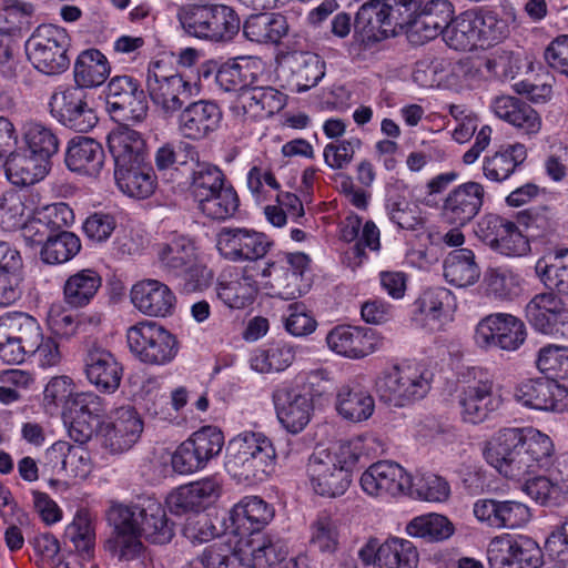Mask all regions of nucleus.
I'll return each instance as SVG.
<instances>
[{
  "mask_svg": "<svg viewBox=\"0 0 568 568\" xmlns=\"http://www.w3.org/2000/svg\"><path fill=\"white\" fill-rule=\"evenodd\" d=\"M487 464L503 477L524 481V490L537 503L568 501V452L556 454L551 437L534 427H508L485 445Z\"/></svg>",
  "mask_w": 568,
  "mask_h": 568,
  "instance_id": "obj_1",
  "label": "nucleus"
},
{
  "mask_svg": "<svg viewBox=\"0 0 568 568\" xmlns=\"http://www.w3.org/2000/svg\"><path fill=\"white\" fill-rule=\"evenodd\" d=\"M359 455L361 444L353 440L314 450L308 457L306 473L315 494L327 498L344 495L351 486Z\"/></svg>",
  "mask_w": 568,
  "mask_h": 568,
  "instance_id": "obj_2",
  "label": "nucleus"
},
{
  "mask_svg": "<svg viewBox=\"0 0 568 568\" xmlns=\"http://www.w3.org/2000/svg\"><path fill=\"white\" fill-rule=\"evenodd\" d=\"M276 457L265 434L245 430L229 442L225 469L239 483H263L275 471Z\"/></svg>",
  "mask_w": 568,
  "mask_h": 568,
  "instance_id": "obj_3",
  "label": "nucleus"
},
{
  "mask_svg": "<svg viewBox=\"0 0 568 568\" xmlns=\"http://www.w3.org/2000/svg\"><path fill=\"white\" fill-rule=\"evenodd\" d=\"M285 558L278 541L270 536L240 539L235 546L217 541L207 546L200 561L204 568H268Z\"/></svg>",
  "mask_w": 568,
  "mask_h": 568,
  "instance_id": "obj_4",
  "label": "nucleus"
},
{
  "mask_svg": "<svg viewBox=\"0 0 568 568\" xmlns=\"http://www.w3.org/2000/svg\"><path fill=\"white\" fill-rule=\"evenodd\" d=\"M433 373L423 362L404 361L381 372L375 389L381 402L406 407L423 399L430 390Z\"/></svg>",
  "mask_w": 568,
  "mask_h": 568,
  "instance_id": "obj_5",
  "label": "nucleus"
},
{
  "mask_svg": "<svg viewBox=\"0 0 568 568\" xmlns=\"http://www.w3.org/2000/svg\"><path fill=\"white\" fill-rule=\"evenodd\" d=\"M176 19L186 34L217 43L232 41L241 29L236 11L221 3L183 4Z\"/></svg>",
  "mask_w": 568,
  "mask_h": 568,
  "instance_id": "obj_6",
  "label": "nucleus"
},
{
  "mask_svg": "<svg viewBox=\"0 0 568 568\" xmlns=\"http://www.w3.org/2000/svg\"><path fill=\"white\" fill-rule=\"evenodd\" d=\"M457 404L464 422L479 424L486 420L503 405L494 374L479 367L468 369L457 390Z\"/></svg>",
  "mask_w": 568,
  "mask_h": 568,
  "instance_id": "obj_7",
  "label": "nucleus"
},
{
  "mask_svg": "<svg viewBox=\"0 0 568 568\" xmlns=\"http://www.w3.org/2000/svg\"><path fill=\"white\" fill-rule=\"evenodd\" d=\"M126 342L134 358L151 366L171 363L179 352L176 337L163 325L150 320L130 326Z\"/></svg>",
  "mask_w": 568,
  "mask_h": 568,
  "instance_id": "obj_8",
  "label": "nucleus"
},
{
  "mask_svg": "<svg viewBox=\"0 0 568 568\" xmlns=\"http://www.w3.org/2000/svg\"><path fill=\"white\" fill-rule=\"evenodd\" d=\"M67 31L54 24L39 26L26 41V53L30 63L41 73L57 75L70 67Z\"/></svg>",
  "mask_w": 568,
  "mask_h": 568,
  "instance_id": "obj_9",
  "label": "nucleus"
},
{
  "mask_svg": "<svg viewBox=\"0 0 568 568\" xmlns=\"http://www.w3.org/2000/svg\"><path fill=\"white\" fill-rule=\"evenodd\" d=\"M151 101L165 116L172 118L192 95V84L162 60L152 61L146 72Z\"/></svg>",
  "mask_w": 568,
  "mask_h": 568,
  "instance_id": "obj_10",
  "label": "nucleus"
},
{
  "mask_svg": "<svg viewBox=\"0 0 568 568\" xmlns=\"http://www.w3.org/2000/svg\"><path fill=\"white\" fill-rule=\"evenodd\" d=\"M161 266L174 275L194 282V287L205 285L211 280V271L199 260L194 242L185 235L172 234L156 245Z\"/></svg>",
  "mask_w": 568,
  "mask_h": 568,
  "instance_id": "obj_11",
  "label": "nucleus"
},
{
  "mask_svg": "<svg viewBox=\"0 0 568 568\" xmlns=\"http://www.w3.org/2000/svg\"><path fill=\"white\" fill-rule=\"evenodd\" d=\"M310 261L308 255L301 252L277 254L261 272L262 277L266 278L264 284L284 300L300 297L306 288L303 275Z\"/></svg>",
  "mask_w": 568,
  "mask_h": 568,
  "instance_id": "obj_12",
  "label": "nucleus"
},
{
  "mask_svg": "<svg viewBox=\"0 0 568 568\" xmlns=\"http://www.w3.org/2000/svg\"><path fill=\"white\" fill-rule=\"evenodd\" d=\"M476 236L494 252L507 257H521L529 254L531 247L516 222L497 214L484 215L476 225Z\"/></svg>",
  "mask_w": 568,
  "mask_h": 568,
  "instance_id": "obj_13",
  "label": "nucleus"
},
{
  "mask_svg": "<svg viewBox=\"0 0 568 568\" xmlns=\"http://www.w3.org/2000/svg\"><path fill=\"white\" fill-rule=\"evenodd\" d=\"M490 568H539L542 552L538 544L524 535L503 534L487 548Z\"/></svg>",
  "mask_w": 568,
  "mask_h": 568,
  "instance_id": "obj_14",
  "label": "nucleus"
},
{
  "mask_svg": "<svg viewBox=\"0 0 568 568\" xmlns=\"http://www.w3.org/2000/svg\"><path fill=\"white\" fill-rule=\"evenodd\" d=\"M106 109L116 120L141 123L148 116L149 104L140 82L129 75L110 80L105 89Z\"/></svg>",
  "mask_w": 568,
  "mask_h": 568,
  "instance_id": "obj_15",
  "label": "nucleus"
},
{
  "mask_svg": "<svg viewBox=\"0 0 568 568\" xmlns=\"http://www.w3.org/2000/svg\"><path fill=\"white\" fill-rule=\"evenodd\" d=\"M363 566L373 568H417L419 555L414 544L399 537H389L381 541L368 538L358 549Z\"/></svg>",
  "mask_w": 568,
  "mask_h": 568,
  "instance_id": "obj_16",
  "label": "nucleus"
},
{
  "mask_svg": "<svg viewBox=\"0 0 568 568\" xmlns=\"http://www.w3.org/2000/svg\"><path fill=\"white\" fill-rule=\"evenodd\" d=\"M273 241L264 233L247 227H222L216 248L231 262H255L266 256Z\"/></svg>",
  "mask_w": 568,
  "mask_h": 568,
  "instance_id": "obj_17",
  "label": "nucleus"
},
{
  "mask_svg": "<svg viewBox=\"0 0 568 568\" xmlns=\"http://www.w3.org/2000/svg\"><path fill=\"white\" fill-rule=\"evenodd\" d=\"M108 520L113 530L105 541V550L119 561H131L140 557L143 551L142 534L129 506L112 505L108 511Z\"/></svg>",
  "mask_w": 568,
  "mask_h": 568,
  "instance_id": "obj_18",
  "label": "nucleus"
},
{
  "mask_svg": "<svg viewBox=\"0 0 568 568\" xmlns=\"http://www.w3.org/2000/svg\"><path fill=\"white\" fill-rule=\"evenodd\" d=\"M556 290L535 294L525 307L528 323L547 335L568 338V306Z\"/></svg>",
  "mask_w": 568,
  "mask_h": 568,
  "instance_id": "obj_19",
  "label": "nucleus"
},
{
  "mask_svg": "<svg viewBox=\"0 0 568 568\" xmlns=\"http://www.w3.org/2000/svg\"><path fill=\"white\" fill-rule=\"evenodd\" d=\"M526 339V327L521 320L507 313H495L484 317L476 326L475 341L484 348L517 349Z\"/></svg>",
  "mask_w": 568,
  "mask_h": 568,
  "instance_id": "obj_20",
  "label": "nucleus"
},
{
  "mask_svg": "<svg viewBox=\"0 0 568 568\" xmlns=\"http://www.w3.org/2000/svg\"><path fill=\"white\" fill-rule=\"evenodd\" d=\"M143 432V420L131 406L116 408L110 420L103 422L100 427L101 444L113 455L130 450L140 439Z\"/></svg>",
  "mask_w": 568,
  "mask_h": 568,
  "instance_id": "obj_21",
  "label": "nucleus"
},
{
  "mask_svg": "<svg viewBox=\"0 0 568 568\" xmlns=\"http://www.w3.org/2000/svg\"><path fill=\"white\" fill-rule=\"evenodd\" d=\"M82 363L87 379L99 392L113 394L120 387L123 367L115 355L101 344H87Z\"/></svg>",
  "mask_w": 568,
  "mask_h": 568,
  "instance_id": "obj_22",
  "label": "nucleus"
},
{
  "mask_svg": "<svg viewBox=\"0 0 568 568\" xmlns=\"http://www.w3.org/2000/svg\"><path fill=\"white\" fill-rule=\"evenodd\" d=\"M326 345L334 354L362 359L383 346V338L371 328L353 325H336L325 337Z\"/></svg>",
  "mask_w": 568,
  "mask_h": 568,
  "instance_id": "obj_23",
  "label": "nucleus"
},
{
  "mask_svg": "<svg viewBox=\"0 0 568 568\" xmlns=\"http://www.w3.org/2000/svg\"><path fill=\"white\" fill-rule=\"evenodd\" d=\"M487 193L476 181H467L453 187L442 205L443 220L453 226H465L481 211Z\"/></svg>",
  "mask_w": 568,
  "mask_h": 568,
  "instance_id": "obj_24",
  "label": "nucleus"
},
{
  "mask_svg": "<svg viewBox=\"0 0 568 568\" xmlns=\"http://www.w3.org/2000/svg\"><path fill=\"white\" fill-rule=\"evenodd\" d=\"M222 118V110L216 102L199 100L180 110L176 129L183 139L199 142L209 139L219 130Z\"/></svg>",
  "mask_w": 568,
  "mask_h": 568,
  "instance_id": "obj_25",
  "label": "nucleus"
},
{
  "mask_svg": "<svg viewBox=\"0 0 568 568\" xmlns=\"http://www.w3.org/2000/svg\"><path fill=\"white\" fill-rule=\"evenodd\" d=\"M49 105L52 115L72 130L88 132L98 122V118L93 109L88 105L85 93L81 88L71 87L53 93Z\"/></svg>",
  "mask_w": 568,
  "mask_h": 568,
  "instance_id": "obj_26",
  "label": "nucleus"
},
{
  "mask_svg": "<svg viewBox=\"0 0 568 568\" xmlns=\"http://www.w3.org/2000/svg\"><path fill=\"white\" fill-rule=\"evenodd\" d=\"M516 402L528 408L551 413L568 410V389L549 378L527 379L514 392Z\"/></svg>",
  "mask_w": 568,
  "mask_h": 568,
  "instance_id": "obj_27",
  "label": "nucleus"
},
{
  "mask_svg": "<svg viewBox=\"0 0 568 568\" xmlns=\"http://www.w3.org/2000/svg\"><path fill=\"white\" fill-rule=\"evenodd\" d=\"M361 487L373 497H396L412 486V478L397 463L382 460L371 465L361 476Z\"/></svg>",
  "mask_w": 568,
  "mask_h": 568,
  "instance_id": "obj_28",
  "label": "nucleus"
},
{
  "mask_svg": "<svg viewBox=\"0 0 568 568\" xmlns=\"http://www.w3.org/2000/svg\"><path fill=\"white\" fill-rule=\"evenodd\" d=\"M130 300L141 314L156 318L173 315L178 302L171 287L154 278H144L133 284Z\"/></svg>",
  "mask_w": 568,
  "mask_h": 568,
  "instance_id": "obj_29",
  "label": "nucleus"
},
{
  "mask_svg": "<svg viewBox=\"0 0 568 568\" xmlns=\"http://www.w3.org/2000/svg\"><path fill=\"white\" fill-rule=\"evenodd\" d=\"M221 490L222 485L217 477L207 476L178 487L168 496L166 505L175 515L200 513L220 497Z\"/></svg>",
  "mask_w": 568,
  "mask_h": 568,
  "instance_id": "obj_30",
  "label": "nucleus"
},
{
  "mask_svg": "<svg viewBox=\"0 0 568 568\" xmlns=\"http://www.w3.org/2000/svg\"><path fill=\"white\" fill-rule=\"evenodd\" d=\"M286 105V95L272 87L255 84L241 93L231 111L242 122L266 119Z\"/></svg>",
  "mask_w": 568,
  "mask_h": 568,
  "instance_id": "obj_31",
  "label": "nucleus"
},
{
  "mask_svg": "<svg viewBox=\"0 0 568 568\" xmlns=\"http://www.w3.org/2000/svg\"><path fill=\"white\" fill-rule=\"evenodd\" d=\"M275 510L272 505L266 503L258 496H245L231 509V521L232 526L240 535L248 534L251 539L256 536H270L267 534H261V531L272 521L274 518ZM275 541H278L282 546L284 554L283 544L278 538L272 536Z\"/></svg>",
  "mask_w": 568,
  "mask_h": 568,
  "instance_id": "obj_32",
  "label": "nucleus"
},
{
  "mask_svg": "<svg viewBox=\"0 0 568 568\" xmlns=\"http://www.w3.org/2000/svg\"><path fill=\"white\" fill-rule=\"evenodd\" d=\"M276 417L280 424L291 434L305 429L314 410L312 398L291 387L277 388L273 394Z\"/></svg>",
  "mask_w": 568,
  "mask_h": 568,
  "instance_id": "obj_33",
  "label": "nucleus"
},
{
  "mask_svg": "<svg viewBox=\"0 0 568 568\" xmlns=\"http://www.w3.org/2000/svg\"><path fill=\"white\" fill-rule=\"evenodd\" d=\"M454 10L447 0L422 2L409 24V38L416 43H424L443 34L447 29Z\"/></svg>",
  "mask_w": 568,
  "mask_h": 568,
  "instance_id": "obj_34",
  "label": "nucleus"
},
{
  "mask_svg": "<svg viewBox=\"0 0 568 568\" xmlns=\"http://www.w3.org/2000/svg\"><path fill=\"white\" fill-rule=\"evenodd\" d=\"M84 444L72 445L65 440L53 443L45 450L47 464L53 473L65 474L69 477L84 479L93 468L90 452Z\"/></svg>",
  "mask_w": 568,
  "mask_h": 568,
  "instance_id": "obj_35",
  "label": "nucleus"
},
{
  "mask_svg": "<svg viewBox=\"0 0 568 568\" xmlns=\"http://www.w3.org/2000/svg\"><path fill=\"white\" fill-rule=\"evenodd\" d=\"M491 109L497 118L514 126L520 135L531 138L541 130L540 114L529 103L516 97H497Z\"/></svg>",
  "mask_w": 568,
  "mask_h": 568,
  "instance_id": "obj_36",
  "label": "nucleus"
},
{
  "mask_svg": "<svg viewBox=\"0 0 568 568\" xmlns=\"http://www.w3.org/2000/svg\"><path fill=\"white\" fill-rule=\"evenodd\" d=\"M140 532L151 542L166 544L173 535V524L166 517L163 506L153 500L143 505L129 506Z\"/></svg>",
  "mask_w": 568,
  "mask_h": 568,
  "instance_id": "obj_37",
  "label": "nucleus"
},
{
  "mask_svg": "<svg viewBox=\"0 0 568 568\" xmlns=\"http://www.w3.org/2000/svg\"><path fill=\"white\" fill-rule=\"evenodd\" d=\"M335 406L344 419L361 423L373 415L375 400L364 386L356 381H349L338 387Z\"/></svg>",
  "mask_w": 568,
  "mask_h": 568,
  "instance_id": "obj_38",
  "label": "nucleus"
},
{
  "mask_svg": "<svg viewBox=\"0 0 568 568\" xmlns=\"http://www.w3.org/2000/svg\"><path fill=\"white\" fill-rule=\"evenodd\" d=\"M290 72L287 85L293 92H305L314 88L325 75L324 62L312 52L295 51L286 58Z\"/></svg>",
  "mask_w": 568,
  "mask_h": 568,
  "instance_id": "obj_39",
  "label": "nucleus"
},
{
  "mask_svg": "<svg viewBox=\"0 0 568 568\" xmlns=\"http://www.w3.org/2000/svg\"><path fill=\"white\" fill-rule=\"evenodd\" d=\"M108 148L114 161V170L145 161V141L140 132L128 125L110 132Z\"/></svg>",
  "mask_w": 568,
  "mask_h": 568,
  "instance_id": "obj_40",
  "label": "nucleus"
},
{
  "mask_svg": "<svg viewBox=\"0 0 568 568\" xmlns=\"http://www.w3.org/2000/svg\"><path fill=\"white\" fill-rule=\"evenodd\" d=\"M104 162V152L99 142L88 136H74L68 143L65 164L69 170L97 175Z\"/></svg>",
  "mask_w": 568,
  "mask_h": 568,
  "instance_id": "obj_41",
  "label": "nucleus"
},
{
  "mask_svg": "<svg viewBox=\"0 0 568 568\" xmlns=\"http://www.w3.org/2000/svg\"><path fill=\"white\" fill-rule=\"evenodd\" d=\"M288 31L286 17L276 12L251 14L243 24L245 38L260 44L277 45L288 34Z\"/></svg>",
  "mask_w": 568,
  "mask_h": 568,
  "instance_id": "obj_42",
  "label": "nucleus"
},
{
  "mask_svg": "<svg viewBox=\"0 0 568 568\" xmlns=\"http://www.w3.org/2000/svg\"><path fill=\"white\" fill-rule=\"evenodd\" d=\"M298 346L277 341L268 343L252 352L250 367L262 374L280 373L288 368L296 359Z\"/></svg>",
  "mask_w": 568,
  "mask_h": 568,
  "instance_id": "obj_43",
  "label": "nucleus"
},
{
  "mask_svg": "<svg viewBox=\"0 0 568 568\" xmlns=\"http://www.w3.org/2000/svg\"><path fill=\"white\" fill-rule=\"evenodd\" d=\"M473 11L484 47L500 42L509 36L510 24L516 19L515 9L511 6H504L500 11L490 8Z\"/></svg>",
  "mask_w": 568,
  "mask_h": 568,
  "instance_id": "obj_44",
  "label": "nucleus"
},
{
  "mask_svg": "<svg viewBox=\"0 0 568 568\" xmlns=\"http://www.w3.org/2000/svg\"><path fill=\"white\" fill-rule=\"evenodd\" d=\"M341 237L345 242H356L353 246L355 257L363 261L366 257L365 248L372 252L381 250V232L373 221L363 223L356 214L348 215L342 223Z\"/></svg>",
  "mask_w": 568,
  "mask_h": 568,
  "instance_id": "obj_45",
  "label": "nucleus"
},
{
  "mask_svg": "<svg viewBox=\"0 0 568 568\" xmlns=\"http://www.w3.org/2000/svg\"><path fill=\"white\" fill-rule=\"evenodd\" d=\"M114 179L119 190L134 199H146L156 187L154 171L145 161L114 170Z\"/></svg>",
  "mask_w": 568,
  "mask_h": 568,
  "instance_id": "obj_46",
  "label": "nucleus"
},
{
  "mask_svg": "<svg viewBox=\"0 0 568 568\" xmlns=\"http://www.w3.org/2000/svg\"><path fill=\"white\" fill-rule=\"evenodd\" d=\"M527 158V149L521 143L501 146L483 161V174L493 182L507 180Z\"/></svg>",
  "mask_w": 568,
  "mask_h": 568,
  "instance_id": "obj_47",
  "label": "nucleus"
},
{
  "mask_svg": "<svg viewBox=\"0 0 568 568\" xmlns=\"http://www.w3.org/2000/svg\"><path fill=\"white\" fill-rule=\"evenodd\" d=\"M37 195L29 191H7L0 195V229L14 231L36 213Z\"/></svg>",
  "mask_w": 568,
  "mask_h": 568,
  "instance_id": "obj_48",
  "label": "nucleus"
},
{
  "mask_svg": "<svg viewBox=\"0 0 568 568\" xmlns=\"http://www.w3.org/2000/svg\"><path fill=\"white\" fill-rule=\"evenodd\" d=\"M64 537L82 559H93L97 544L95 518L88 509L77 510L71 523L65 526Z\"/></svg>",
  "mask_w": 568,
  "mask_h": 568,
  "instance_id": "obj_49",
  "label": "nucleus"
},
{
  "mask_svg": "<svg viewBox=\"0 0 568 568\" xmlns=\"http://www.w3.org/2000/svg\"><path fill=\"white\" fill-rule=\"evenodd\" d=\"M445 280L457 287H466L475 284L480 277V267L475 253L469 248L452 251L445 258Z\"/></svg>",
  "mask_w": 568,
  "mask_h": 568,
  "instance_id": "obj_50",
  "label": "nucleus"
},
{
  "mask_svg": "<svg viewBox=\"0 0 568 568\" xmlns=\"http://www.w3.org/2000/svg\"><path fill=\"white\" fill-rule=\"evenodd\" d=\"M101 285L102 277L95 270H80L64 282V302L73 308L84 307L94 298Z\"/></svg>",
  "mask_w": 568,
  "mask_h": 568,
  "instance_id": "obj_51",
  "label": "nucleus"
},
{
  "mask_svg": "<svg viewBox=\"0 0 568 568\" xmlns=\"http://www.w3.org/2000/svg\"><path fill=\"white\" fill-rule=\"evenodd\" d=\"M50 162L32 153H11L6 162V174L14 185H31L42 180L49 172Z\"/></svg>",
  "mask_w": 568,
  "mask_h": 568,
  "instance_id": "obj_52",
  "label": "nucleus"
},
{
  "mask_svg": "<svg viewBox=\"0 0 568 568\" xmlns=\"http://www.w3.org/2000/svg\"><path fill=\"white\" fill-rule=\"evenodd\" d=\"M444 40L449 48L457 51H471L478 47L483 48L475 12L467 10L455 19L452 18L444 31Z\"/></svg>",
  "mask_w": 568,
  "mask_h": 568,
  "instance_id": "obj_53",
  "label": "nucleus"
},
{
  "mask_svg": "<svg viewBox=\"0 0 568 568\" xmlns=\"http://www.w3.org/2000/svg\"><path fill=\"white\" fill-rule=\"evenodd\" d=\"M444 40L449 48L457 51H471L478 47L483 48L475 12L467 10L455 19L452 18L444 31Z\"/></svg>",
  "mask_w": 568,
  "mask_h": 568,
  "instance_id": "obj_54",
  "label": "nucleus"
},
{
  "mask_svg": "<svg viewBox=\"0 0 568 568\" xmlns=\"http://www.w3.org/2000/svg\"><path fill=\"white\" fill-rule=\"evenodd\" d=\"M260 65L256 61L240 58L221 65L216 82L225 91H245L257 82Z\"/></svg>",
  "mask_w": 568,
  "mask_h": 568,
  "instance_id": "obj_55",
  "label": "nucleus"
},
{
  "mask_svg": "<svg viewBox=\"0 0 568 568\" xmlns=\"http://www.w3.org/2000/svg\"><path fill=\"white\" fill-rule=\"evenodd\" d=\"M219 298L230 308H244L250 305L256 294V287L251 277L240 273L223 274L217 283Z\"/></svg>",
  "mask_w": 568,
  "mask_h": 568,
  "instance_id": "obj_56",
  "label": "nucleus"
},
{
  "mask_svg": "<svg viewBox=\"0 0 568 568\" xmlns=\"http://www.w3.org/2000/svg\"><path fill=\"white\" fill-rule=\"evenodd\" d=\"M0 333L33 351L38 347L42 329L33 316L23 312H8L0 316Z\"/></svg>",
  "mask_w": 568,
  "mask_h": 568,
  "instance_id": "obj_57",
  "label": "nucleus"
},
{
  "mask_svg": "<svg viewBox=\"0 0 568 568\" xmlns=\"http://www.w3.org/2000/svg\"><path fill=\"white\" fill-rule=\"evenodd\" d=\"M110 74L106 57L98 49L83 51L74 64V78L80 87L101 85Z\"/></svg>",
  "mask_w": 568,
  "mask_h": 568,
  "instance_id": "obj_58",
  "label": "nucleus"
},
{
  "mask_svg": "<svg viewBox=\"0 0 568 568\" xmlns=\"http://www.w3.org/2000/svg\"><path fill=\"white\" fill-rule=\"evenodd\" d=\"M535 272L547 288L568 294V250H557L550 257H540Z\"/></svg>",
  "mask_w": 568,
  "mask_h": 568,
  "instance_id": "obj_59",
  "label": "nucleus"
},
{
  "mask_svg": "<svg viewBox=\"0 0 568 568\" xmlns=\"http://www.w3.org/2000/svg\"><path fill=\"white\" fill-rule=\"evenodd\" d=\"M454 296L445 287H432L425 290L416 301V306L424 321L432 328L442 325V320L447 317L453 305Z\"/></svg>",
  "mask_w": 568,
  "mask_h": 568,
  "instance_id": "obj_60",
  "label": "nucleus"
},
{
  "mask_svg": "<svg viewBox=\"0 0 568 568\" xmlns=\"http://www.w3.org/2000/svg\"><path fill=\"white\" fill-rule=\"evenodd\" d=\"M405 532L413 538L440 541L453 535L454 526L447 517L429 513L410 519L405 527Z\"/></svg>",
  "mask_w": 568,
  "mask_h": 568,
  "instance_id": "obj_61",
  "label": "nucleus"
},
{
  "mask_svg": "<svg viewBox=\"0 0 568 568\" xmlns=\"http://www.w3.org/2000/svg\"><path fill=\"white\" fill-rule=\"evenodd\" d=\"M246 186L257 203H263L272 196V193L280 191L281 184L277 181L272 165L264 159L256 158L252 161L246 174Z\"/></svg>",
  "mask_w": 568,
  "mask_h": 568,
  "instance_id": "obj_62",
  "label": "nucleus"
},
{
  "mask_svg": "<svg viewBox=\"0 0 568 568\" xmlns=\"http://www.w3.org/2000/svg\"><path fill=\"white\" fill-rule=\"evenodd\" d=\"M81 250L78 235L68 231L53 233L41 247L40 257L45 264L57 265L72 260Z\"/></svg>",
  "mask_w": 568,
  "mask_h": 568,
  "instance_id": "obj_63",
  "label": "nucleus"
},
{
  "mask_svg": "<svg viewBox=\"0 0 568 568\" xmlns=\"http://www.w3.org/2000/svg\"><path fill=\"white\" fill-rule=\"evenodd\" d=\"M23 139L33 155L50 162L59 150V139L53 130L38 122L24 125Z\"/></svg>",
  "mask_w": 568,
  "mask_h": 568,
  "instance_id": "obj_64",
  "label": "nucleus"
}]
</instances>
